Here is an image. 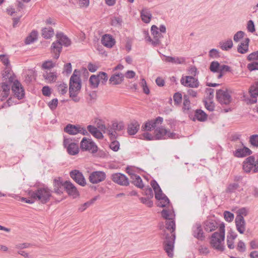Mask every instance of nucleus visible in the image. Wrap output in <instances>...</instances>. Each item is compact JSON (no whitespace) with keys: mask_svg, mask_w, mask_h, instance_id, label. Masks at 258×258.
<instances>
[{"mask_svg":"<svg viewBox=\"0 0 258 258\" xmlns=\"http://www.w3.org/2000/svg\"><path fill=\"white\" fill-rule=\"evenodd\" d=\"M161 215L166 220L165 227H163L162 233L164 239V249L169 257H172L175 239V223L173 220L174 215L172 210L163 209L161 212Z\"/></svg>","mask_w":258,"mask_h":258,"instance_id":"nucleus-1","label":"nucleus"},{"mask_svg":"<svg viewBox=\"0 0 258 258\" xmlns=\"http://www.w3.org/2000/svg\"><path fill=\"white\" fill-rule=\"evenodd\" d=\"M14 79V74L7 68L2 73V82L0 84L1 100H5L10 95L12 82Z\"/></svg>","mask_w":258,"mask_h":258,"instance_id":"nucleus-2","label":"nucleus"},{"mask_svg":"<svg viewBox=\"0 0 258 258\" xmlns=\"http://www.w3.org/2000/svg\"><path fill=\"white\" fill-rule=\"evenodd\" d=\"M225 226L224 224L220 225L219 232H215L212 234L210 238V243L211 246L215 250L222 252L225 250Z\"/></svg>","mask_w":258,"mask_h":258,"instance_id":"nucleus-3","label":"nucleus"},{"mask_svg":"<svg viewBox=\"0 0 258 258\" xmlns=\"http://www.w3.org/2000/svg\"><path fill=\"white\" fill-rule=\"evenodd\" d=\"M57 40L52 43L51 46V52L54 54L53 57L57 59L61 51L62 45L68 46L71 44V40L62 33L56 34Z\"/></svg>","mask_w":258,"mask_h":258,"instance_id":"nucleus-4","label":"nucleus"},{"mask_svg":"<svg viewBox=\"0 0 258 258\" xmlns=\"http://www.w3.org/2000/svg\"><path fill=\"white\" fill-rule=\"evenodd\" d=\"M29 196L36 201L40 202L42 204L46 203L51 196V191L47 187L38 188L36 190H30Z\"/></svg>","mask_w":258,"mask_h":258,"instance_id":"nucleus-5","label":"nucleus"},{"mask_svg":"<svg viewBox=\"0 0 258 258\" xmlns=\"http://www.w3.org/2000/svg\"><path fill=\"white\" fill-rule=\"evenodd\" d=\"M80 71L75 70L70 80L69 91H79L81 88V81L79 77Z\"/></svg>","mask_w":258,"mask_h":258,"instance_id":"nucleus-6","label":"nucleus"},{"mask_svg":"<svg viewBox=\"0 0 258 258\" xmlns=\"http://www.w3.org/2000/svg\"><path fill=\"white\" fill-rule=\"evenodd\" d=\"M11 89L15 97L18 99H21L24 98L25 92L21 84L16 79V76L14 75V79L12 82Z\"/></svg>","mask_w":258,"mask_h":258,"instance_id":"nucleus-7","label":"nucleus"},{"mask_svg":"<svg viewBox=\"0 0 258 258\" xmlns=\"http://www.w3.org/2000/svg\"><path fill=\"white\" fill-rule=\"evenodd\" d=\"M180 83L184 86L188 88H197L200 86L198 79L190 76L182 77L180 79Z\"/></svg>","mask_w":258,"mask_h":258,"instance_id":"nucleus-8","label":"nucleus"},{"mask_svg":"<svg viewBox=\"0 0 258 258\" xmlns=\"http://www.w3.org/2000/svg\"><path fill=\"white\" fill-rule=\"evenodd\" d=\"M80 147L83 151H88L92 153L97 151V147L91 139L86 137L83 138L81 142Z\"/></svg>","mask_w":258,"mask_h":258,"instance_id":"nucleus-9","label":"nucleus"},{"mask_svg":"<svg viewBox=\"0 0 258 258\" xmlns=\"http://www.w3.org/2000/svg\"><path fill=\"white\" fill-rule=\"evenodd\" d=\"M155 140L165 139L164 136H167L169 138L175 139L176 134L174 133H170L163 127L157 128L154 132Z\"/></svg>","mask_w":258,"mask_h":258,"instance_id":"nucleus-10","label":"nucleus"},{"mask_svg":"<svg viewBox=\"0 0 258 258\" xmlns=\"http://www.w3.org/2000/svg\"><path fill=\"white\" fill-rule=\"evenodd\" d=\"M71 177L79 185L84 186L86 184V179L83 173L78 170H73L70 172Z\"/></svg>","mask_w":258,"mask_h":258,"instance_id":"nucleus-11","label":"nucleus"},{"mask_svg":"<svg viewBox=\"0 0 258 258\" xmlns=\"http://www.w3.org/2000/svg\"><path fill=\"white\" fill-rule=\"evenodd\" d=\"M216 98L218 101L223 104H228L231 101V96L227 91L221 89L218 90L216 93Z\"/></svg>","mask_w":258,"mask_h":258,"instance_id":"nucleus-12","label":"nucleus"},{"mask_svg":"<svg viewBox=\"0 0 258 258\" xmlns=\"http://www.w3.org/2000/svg\"><path fill=\"white\" fill-rule=\"evenodd\" d=\"M106 178L105 172L96 171L92 172L89 176V179L90 182L96 184L103 181Z\"/></svg>","mask_w":258,"mask_h":258,"instance_id":"nucleus-13","label":"nucleus"},{"mask_svg":"<svg viewBox=\"0 0 258 258\" xmlns=\"http://www.w3.org/2000/svg\"><path fill=\"white\" fill-rule=\"evenodd\" d=\"M63 145L67 148V151L70 155H75L79 153V149L78 145L76 143H71L70 139H64L63 140Z\"/></svg>","mask_w":258,"mask_h":258,"instance_id":"nucleus-14","label":"nucleus"},{"mask_svg":"<svg viewBox=\"0 0 258 258\" xmlns=\"http://www.w3.org/2000/svg\"><path fill=\"white\" fill-rule=\"evenodd\" d=\"M112 180L115 183L121 185L126 186L129 184L128 179L123 174L116 173L111 175Z\"/></svg>","mask_w":258,"mask_h":258,"instance_id":"nucleus-15","label":"nucleus"},{"mask_svg":"<svg viewBox=\"0 0 258 258\" xmlns=\"http://www.w3.org/2000/svg\"><path fill=\"white\" fill-rule=\"evenodd\" d=\"M163 118L158 116L154 120H151L147 122L144 125L142 126V130L144 131H151L155 128L158 124H161L163 122Z\"/></svg>","mask_w":258,"mask_h":258,"instance_id":"nucleus-16","label":"nucleus"},{"mask_svg":"<svg viewBox=\"0 0 258 258\" xmlns=\"http://www.w3.org/2000/svg\"><path fill=\"white\" fill-rule=\"evenodd\" d=\"M63 187L70 196L76 198L79 195V192L77 188L70 181H66L63 184Z\"/></svg>","mask_w":258,"mask_h":258,"instance_id":"nucleus-17","label":"nucleus"},{"mask_svg":"<svg viewBox=\"0 0 258 258\" xmlns=\"http://www.w3.org/2000/svg\"><path fill=\"white\" fill-rule=\"evenodd\" d=\"M151 31L154 38V40L152 41V45L154 46L159 45L160 44V38L162 37V34L158 31V28L155 25L152 26Z\"/></svg>","mask_w":258,"mask_h":258,"instance_id":"nucleus-18","label":"nucleus"},{"mask_svg":"<svg viewBox=\"0 0 258 258\" xmlns=\"http://www.w3.org/2000/svg\"><path fill=\"white\" fill-rule=\"evenodd\" d=\"M236 228L240 234H243L246 230V222L243 217H236L235 219Z\"/></svg>","mask_w":258,"mask_h":258,"instance_id":"nucleus-19","label":"nucleus"},{"mask_svg":"<svg viewBox=\"0 0 258 258\" xmlns=\"http://www.w3.org/2000/svg\"><path fill=\"white\" fill-rule=\"evenodd\" d=\"M255 162V159L253 156L247 157L243 162V169L244 172L249 173L254 168L253 164Z\"/></svg>","mask_w":258,"mask_h":258,"instance_id":"nucleus-20","label":"nucleus"},{"mask_svg":"<svg viewBox=\"0 0 258 258\" xmlns=\"http://www.w3.org/2000/svg\"><path fill=\"white\" fill-rule=\"evenodd\" d=\"M102 44L108 48H112L115 44V40L110 34H104L101 38Z\"/></svg>","mask_w":258,"mask_h":258,"instance_id":"nucleus-21","label":"nucleus"},{"mask_svg":"<svg viewBox=\"0 0 258 258\" xmlns=\"http://www.w3.org/2000/svg\"><path fill=\"white\" fill-rule=\"evenodd\" d=\"M192 231L195 237L200 240L204 239L205 236L200 224L196 223L192 227Z\"/></svg>","mask_w":258,"mask_h":258,"instance_id":"nucleus-22","label":"nucleus"},{"mask_svg":"<svg viewBox=\"0 0 258 258\" xmlns=\"http://www.w3.org/2000/svg\"><path fill=\"white\" fill-rule=\"evenodd\" d=\"M124 77V75L121 73H115L111 76L109 82L113 85H119L123 82Z\"/></svg>","mask_w":258,"mask_h":258,"instance_id":"nucleus-23","label":"nucleus"},{"mask_svg":"<svg viewBox=\"0 0 258 258\" xmlns=\"http://www.w3.org/2000/svg\"><path fill=\"white\" fill-rule=\"evenodd\" d=\"M128 173L130 175L132 183L138 187L140 188H143L144 184L140 176L132 172H128Z\"/></svg>","mask_w":258,"mask_h":258,"instance_id":"nucleus-24","label":"nucleus"},{"mask_svg":"<svg viewBox=\"0 0 258 258\" xmlns=\"http://www.w3.org/2000/svg\"><path fill=\"white\" fill-rule=\"evenodd\" d=\"M43 77L46 82L51 83L56 81L57 76L56 72L47 71L43 74Z\"/></svg>","mask_w":258,"mask_h":258,"instance_id":"nucleus-25","label":"nucleus"},{"mask_svg":"<svg viewBox=\"0 0 258 258\" xmlns=\"http://www.w3.org/2000/svg\"><path fill=\"white\" fill-rule=\"evenodd\" d=\"M237 236V234L233 231H231L228 233L227 236V245L229 248L233 249L235 247L234 241Z\"/></svg>","mask_w":258,"mask_h":258,"instance_id":"nucleus-26","label":"nucleus"},{"mask_svg":"<svg viewBox=\"0 0 258 258\" xmlns=\"http://www.w3.org/2000/svg\"><path fill=\"white\" fill-rule=\"evenodd\" d=\"M80 128L79 125L68 124L64 128V131L71 135H75L79 134V130Z\"/></svg>","mask_w":258,"mask_h":258,"instance_id":"nucleus-27","label":"nucleus"},{"mask_svg":"<svg viewBox=\"0 0 258 258\" xmlns=\"http://www.w3.org/2000/svg\"><path fill=\"white\" fill-rule=\"evenodd\" d=\"M205 230L207 232H212L216 230L218 227L217 222L213 220H209L205 222Z\"/></svg>","mask_w":258,"mask_h":258,"instance_id":"nucleus-28","label":"nucleus"},{"mask_svg":"<svg viewBox=\"0 0 258 258\" xmlns=\"http://www.w3.org/2000/svg\"><path fill=\"white\" fill-rule=\"evenodd\" d=\"M165 61L168 62H171L176 64H183L185 62V59L183 57L177 56H166Z\"/></svg>","mask_w":258,"mask_h":258,"instance_id":"nucleus-29","label":"nucleus"},{"mask_svg":"<svg viewBox=\"0 0 258 258\" xmlns=\"http://www.w3.org/2000/svg\"><path fill=\"white\" fill-rule=\"evenodd\" d=\"M87 130L95 138L98 139H101L103 138V136L101 132L94 126L89 125L87 126Z\"/></svg>","mask_w":258,"mask_h":258,"instance_id":"nucleus-30","label":"nucleus"},{"mask_svg":"<svg viewBox=\"0 0 258 258\" xmlns=\"http://www.w3.org/2000/svg\"><path fill=\"white\" fill-rule=\"evenodd\" d=\"M251 150L248 148L244 147L242 148L237 149L234 152V155L237 157H242L251 154Z\"/></svg>","mask_w":258,"mask_h":258,"instance_id":"nucleus-31","label":"nucleus"},{"mask_svg":"<svg viewBox=\"0 0 258 258\" xmlns=\"http://www.w3.org/2000/svg\"><path fill=\"white\" fill-rule=\"evenodd\" d=\"M249 41V39L248 38H246L243 42H241L237 48L238 52L241 54H243L247 52Z\"/></svg>","mask_w":258,"mask_h":258,"instance_id":"nucleus-32","label":"nucleus"},{"mask_svg":"<svg viewBox=\"0 0 258 258\" xmlns=\"http://www.w3.org/2000/svg\"><path fill=\"white\" fill-rule=\"evenodd\" d=\"M63 184L61 178L57 177L53 180L54 191L57 194H60L62 192L61 187H63Z\"/></svg>","mask_w":258,"mask_h":258,"instance_id":"nucleus-33","label":"nucleus"},{"mask_svg":"<svg viewBox=\"0 0 258 258\" xmlns=\"http://www.w3.org/2000/svg\"><path fill=\"white\" fill-rule=\"evenodd\" d=\"M141 17L144 22L148 23L151 21L152 14L147 9L145 8L141 12Z\"/></svg>","mask_w":258,"mask_h":258,"instance_id":"nucleus-34","label":"nucleus"},{"mask_svg":"<svg viewBox=\"0 0 258 258\" xmlns=\"http://www.w3.org/2000/svg\"><path fill=\"white\" fill-rule=\"evenodd\" d=\"M139 124L136 122H132L127 127V133L130 135H135L139 129Z\"/></svg>","mask_w":258,"mask_h":258,"instance_id":"nucleus-35","label":"nucleus"},{"mask_svg":"<svg viewBox=\"0 0 258 258\" xmlns=\"http://www.w3.org/2000/svg\"><path fill=\"white\" fill-rule=\"evenodd\" d=\"M54 34L53 29L51 27L44 28L42 30V35L46 39L51 38Z\"/></svg>","mask_w":258,"mask_h":258,"instance_id":"nucleus-36","label":"nucleus"},{"mask_svg":"<svg viewBox=\"0 0 258 258\" xmlns=\"http://www.w3.org/2000/svg\"><path fill=\"white\" fill-rule=\"evenodd\" d=\"M219 45L223 50L227 51L233 47V42L231 39H229L224 42H220Z\"/></svg>","mask_w":258,"mask_h":258,"instance_id":"nucleus-37","label":"nucleus"},{"mask_svg":"<svg viewBox=\"0 0 258 258\" xmlns=\"http://www.w3.org/2000/svg\"><path fill=\"white\" fill-rule=\"evenodd\" d=\"M195 116L197 120L200 121H204L207 118V115L201 109H197L196 111Z\"/></svg>","mask_w":258,"mask_h":258,"instance_id":"nucleus-38","label":"nucleus"},{"mask_svg":"<svg viewBox=\"0 0 258 258\" xmlns=\"http://www.w3.org/2000/svg\"><path fill=\"white\" fill-rule=\"evenodd\" d=\"M89 83L92 88L95 89L98 87L99 79L97 75H93L89 78Z\"/></svg>","mask_w":258,"mask_h":258,"instance_id":"nucleus-39","label":"nucleus"},{"mask_svg":"<svg viewBox=\"0 0 258 258\" xmlns=\"http://www.w3.org/2000/svg\"><path fill=\"white\" fill-rule=\"evenodd\" d=\"M251 97L256 98L258 96V82H255L252 85L249 90Z\"/></svg>","mask_w":258,"mask_h":258,"instance_id":"nucleus-40","label":"nucleus"},{"mask_svg":"<svg viewBox=\"0 0 258 258\" xmlns=\"http://www.w3.org/2000/svg\"><path fill=\"white\" fill-rule=\"evenodd\" d=\"M37 35L38 33L36 31H32L30 35L26 38L25 40L26 43L29 44L34 42L37 39Z\"/></svg>","mask_w":258,"mask_h":258,"instance_id":"nucleus-41","label":"nucleus"},{"mask_svg":"<svg viewBox=\"0 0 258 258\" xmlns=\"http://www.w3.org/2000/svg\"><path fill=\"white\" fill-rule=\"evenodd\" d=\"M96 200V198H94L91 200L89 201H88L84 204L80 205L79 207L78 210L79 211L82 212L84 211L87 208L89 207L91 205H92L94 202Z\"/></svg>","mask_w":258,"mask_h":258,"instance_id":"nucleus-42","label":"nucleus"},{"mask_svg":"<svg viewBox=\"0 0 258 258\" xmlns=\"http://www.w3.org/2000/svg\"><path fill=\"white\" fill-rule=\"evenodd\" d=\"M221 65L217 61H212L210 66V70L212 72L218 73L220 72Z\"/></svg>","mask_w":258,"mask_h":258,"instance_id":"nucleus-43","label":"nucleus"},{"mask_svg":"<svg viewBox=\"0 0 258 258\" xmlns=\"http://www.w3.org/2000/svg\"><path fill=\"white\" fill-rule=\"evenodd\" d=\"M240 186L239 184L237 183H232L228 185L227 186L226 191L229 193H233L239 188Z\"/></svg>","mask_w":258,"mask_h":258,"instance_id":"nucleus-44","label":"nucleus"},{"mask_svg":"<svg viewBox=\"0 0 258 258\" xmlns=\"http://www.w3.org/2000/svg\"><path fill=\"white\" fill-rule=\"evenodd\" d=\"M183 109L185 110H189L190 108V102L187 95H183Z\"/></svg>","mask_w":258,"mask_h":258,"instance_id":"nucleus-45","label":"nucleus"},{"mask_svg":"<svg viewBox=\"0 0 258 258\" xmlns=\"http://www.w3.org/2000/svg\"><path fill=\"white\" fill-rule=\"evenodd\" d=\"M97 76H98V78L99 79V82H101L103 84L106 83L108 80V76L106 73L101 72H99Z\"/></svg>","mask_w":258,"mask_h":258,"instance_id":"nucleus-46","label":"nucleus"},{"mask_svg":"<svg viewBox=\"0 0 258 258\" xmlns=\"http://www.w3.org/2000/svg\"><path fill=\"white\" fill-rule=\"evenodd\" d=\"M223 215L225 220L228 222H232L234 219V214L229 211H225Z\"/></svg>","mask_w":258,"mask_h":258,"instance_id":"nucleus-47","label":"nucleus"},{"mask_svg":"<svg viewBox=\"0 0 258 258\" xmlns=\"http://www.w3.org/2000/svg\"><path fill=\"white\" fill-rule=\"evenodd\" d=\"M158 201L159 202L158 204V206L160 207H165L169 204V200L166 196Z\"/></svg>","mask_w":258,"mask_h":258,"instance_id":"nucleus-48","label":"nucleus"},{"mask_svg":"<svg viewBox=\"0 0 258 258\" xmlns=\"http://www.w3.org/2000/svg\"><path fill=\"white\" fill-rule=\"evenodd\" d=\"M245 35V33L243 31H239L236 32L233 37V40L235 42H238L241 39H242Z\"/></svg>","mask_w":258,"mask_h":258,"instance_id":"nucleus-49","label":"nucleus"},{"mask_svg":"<svg viewBox=\"0 0 258 258\" xmlns=\"http://www.w3.org/2000/svg\"><path fill=\"white\" fill-rule=\"evenodd\" d=\"M0 60L4 63V64L6 66V68L3 72H4L7 68H9L10 70H11L10 68L9 67L10 63L9 59L6 55H0ZM10 71H11V70Z\"/></svg>","mask_w":258,"mask_h":258,"instance_id":"nucleus-50","label":"nucleus"},{"mask_svg":"<svg viewBox=\"0 0 258 258\" xmlns=\"http://www.w3.org/2000/svg\"><path fill=\"white\" fill-rule=\"evenodd\" d=\"M57 89L60 94L63 95L67 92V85L64 83L61 84L57 86Z\"/></svg>","mask_w":258,"mask_h":258,"instance_id":"nucleus-51","label":"nucleus"},{"mask_svg":"<svg viewBox=\"0 0 258 258\" xmlns=\"http://www.w3.org/2000/svg\"><path fill=\"white\" fill-rule=\"evenodd\" d=\"M237 250L240 252H244L246 250V246L244 242L239 240L237 243Z\"/></svg>","mask_w":258,"mask_h":258,"instance_id":"nucleus-52","label":"nucleus"},{"mask_svg":"<svg viewBox=\"0 0 258 258\" xmlns=\"http://www.w3.org/2000/svg\"><path fill=\"white\" fill-rule=\"evenodd\" d=\"M198 250L201 254L205 255H206L210 253V250L208 247L204 245L200 246L198 248Z\"/></svg>","mask_w":258,"mask_h":258,"instance_id":"nucleus-53","label":"nucleus"},{"mask_svg":"<svg viewBox=\"0 0 258 258\" xmlns=\"http://www.w3.org/2000/svg\"><path fill=\"white\" fill-rule=\"evenodd\" d=\"M55 66V63L51 60H47L44 62L42 64V68L45 69H50Z\"/></svg>","mask_w":258,"mask_h":258,"instance_id":"nucleus-54","label":"nucleus"},{"mask_svg":"<svg viewBox=\"0 0 258 258\" xmlns=\"http://www.w3.org/2000/svg\"><path fill=\"white\" fill-rule=\"evenodd\" d=\"M237 216L236 217H243L247 215V210L245 208H242L238 210L236 212Z\"/></svg>","mask_w":258,"mask_h":258,"instance_id":"nucleus-55","label":"nucleus"},{"mask_svg":"<svg viewBox=\"0 0 258 258\" xmlns=\"http://www.w3.org/2000/svg\"><path fill=\"white\" fill-rule=\"evenodd\" d=\"M249 141L252 145L258 147V135H253L250 136Z\"/></svg>","mask_w":258,"mask_h":258,"instance_id":"nucleus-56","label":"nucleus"},{"mask_svg":"<svg viewBox=\"0 0 258 258\" xmlns=\"http://www.w3.org/2000/svg\"><path fill=\"white\" fill-rule=\"evenodd\" d=\"M119 143L118 141H113L110 143L109 147L113 151L116 152L119 149Z\"/></svg>","mask_w":258,"mask_h":258,"instance_id":"nucleus-57","label":"nucleus"},{"mask_svg":"<svg viewBox=\"0 0 258 258\" xmlns=\"http://www.w3.org/2000/svg\"><path fill=\"white\" fill-rule=\"evenodd\" d=\"M182 100V95L181 93L177 92L174 94L173 100L175 104H179L181 103Z\"/></svg>","mask_w":258,"mask_h":258,"instance_id":"nucleus-58","label":"nucleus"},{"mask_svg":"<svg viewBox=\"0 0 258 258\" xmlns=\"http://www.w3.org/2000/svg\"><path fill=\"white\" fill-rule=\"evenodd\" d=\"M247 69L250 71L258 70V61H253L247 64Z\"/></svg>","mask_w":258,"mask_h":258,"instance_id":"nucleus-59","label":"nucleus"},{"mask_svg":"<svg viewBox=\"0 0 258 258\" xmlns=\"http://www.w3.org/2000/svg\"><path fill=\"white\" fill-rule=\"evenodd\" d=\"M247 30L251 33H253L255 32V27L254 25V23L252 20H249L247 23Z\"/></svg>","mask_w":258,"mask_h":258,"instance_id":"nucleus-60","label":"nucleus"},{"mask_svg":"<svg viewBox=\"0 0 258 258\" xmlns=\"http://www.w3.org/2000/svg\"><path fill=\"white\" fill-rule=\"evenodd\" d=\"M122 23V19L120 17H114L111 20V24L114 26H119Z\"/></svg>","mask_w":258,"mask_h":258,"instance_id":"nucleus-61","label":"nucleus"},{"mask_svg":"<svg viewBox=\"0 0 258 258\" xmlns=\"http://www.w3.org/2000/svg\"><path fill=\"white\" fill-rule=\"evenodd\" d=\"M58 104V100L56 98L53 99L48 103V105L51 110L55 109Z\"/></svg>","mask_w":258,"mask_h":258,"instance_id":"nucleus-62","label":"nucleus"},{"mask_svg":"<svg viewBox=\"0 0 258 258\" xmlns=\"http://www.w3.org/2000/svg\"><path fill=\"white\" fill-rule=\"evenodd\" d=\"M141 86H142V87L143 88L144 92L145 94H149L150 90H149V89L148 88V86L147 85L146 81H145V80L144 79H142V81L141 82Z\"/></svg>","mask_w":258,"mask_h":258,"instance_id":"nucleus-63","label":"nucleus"},{"mask_svg":"<svg viewBox=\"0 0 258 258\" xmlns=\"http://www.w3.org/2000/svg\"><path fill=\"white\" fill-rule=\"evenodd\" d=\"M112 130L115 131H121L124 128L122 123L114 122L112 125Z\"/></svg>","mask_w":258,"mask_h":258,"instance_id":"nucleus-64","label":"nucleus"}]
</instances>
